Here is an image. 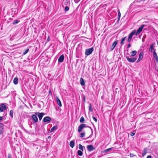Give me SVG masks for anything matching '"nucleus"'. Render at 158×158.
I'll use <instances>...</instances> for the list:
<instances>
[{
    "instance_id": "1",
    "label": "nucleus",
    "mask_w": 158,
    "mask_h": 158,
    "mask_svg": "<svg viewBox=\"0 0 158 158\" xmlns=\"http://www.w3.org/2000/svg\"><path fill=\"white\" fill-rule=\"evenodd\" d=\"M136 32L135 30H134L132 31L129 35L127 39V42H130L131 40V39L133 36V35L135 34Z\"/></svg>"
},
{
    "instance_id": "2",
    "label": "nucleus",
    "mask_w": 158,
    "mask_h": 158,
    "mask_svg": "<svg viewBox=\"0 0 158 158\" xmlns=\"http://www.w3.org/2000/svg\"><path fill=\"white\" fill-rule=\"evenodd\" d=\"M94 51V49L93 48L87 49L85 50V54L86 55L88 56L91 54Z\"/></svg>"
},
{
    "instance_id": "3",
    "label": "nucleus",
    "mask_w": 158,
    "mask_h": 158,
    "mask_svg": "<svg viewBox=\"0 0 158 158\" xmlns=\"http://www.w3.org/2000/svg\"><path fill=\"white\" fill-rule=\"evenodd\" d=\"M126 58L128 62L131 63H133L135 62L137 59V57H136L130 58L127 56H126Z\"/></svg>"
},
{
    "instance_id": "4",
    "label": "nucleus",
    "mask_w": 158,
    "mask_h": 158,
    "mask_svg": "<svg viewBox=\"0 0 158 158\" xmlns=\"http://www.w3.org/2000/svg\"><path fill=\"white\" fill-rule=\"evenodd\" d=\"M86 125L85 124H81L78 128V131L79 133L81 132L83 129L86 127Z\"/></svg>"
},
{
    "instance_id": "5",
    "label": "nucleus",
    "mask_w": 158,
    "mask_h": 158,
    "mask_svg": "<svg viewBox=\"0 0 158 158\" xmlns=\"http://www.w3.org/2000/svg\"><path fill=\"white\" fill-rule=\"evenodd\" d=\"M145 26V25H142L138 28L136 31V32H135V35L136 36H137L139 35V33L142 31L143 28Z\"/></svg>"
},
{
    "instance_id": "6",
    "label": "nucleus",
    "mask_w": 158,
    "mask_h": 158,
    "mask_svg": "<svg viewBox=\"0 0 158 158\" xmlns=\"http://www.w3.org/2000/svg\"><path fill=\"white\" fill-rule=\"evenodd\" d=\"M4 110H6V106L3 103L0 104V112H3Z\"/></svg>"
},
{
    "instance_id": "7",
    "label": "nucleus",
    "mask_w": 158,
    "mask_h": 158,
    "mask_svg": "<svg viewBox=\"0 0 158 158\" xmlns=\"http://www.w3.org/2000/svg\"><path fill=\"white\" fill-rule=\"evenodd\" d=\"M35 114L38 117L39 120H41L43 116L44 115V113L35 112Z\"/></svg>"
},
{
    "instance_id": "8",
    "label": "nucleus",
    "mask_w": 158,
    "mask_h": 158,
    "mask_svg": "<svg viewBox=\"0 0 158 158\" xmlns=\"http://www.w3.org/2000/svg\"><path fill=\"white\" fill-rule=\"evenodd\" d=\"M51 120V118L49 116H46L43 119V121L45 123H49Z\"/></svg>"
},
{
    "instance_id": "9",
    "label": "nucleus",
    "mask_w": 158,
    "mask_h": 158,
    "mask_svg": "<svg viewBox=\"0 0 158 158\" xmlns=\"http://www.w3.org/2000/svg\"><path fill=\"white\" fill-rule=\"evenodd\" d=\"M118 41L117 40L114 41L112 45L110 46V49L111 51H112L114 49V48H115V47L116 45L118 43Z\"/></svg>"
},
{
    "instance_id": "10",
    "label": "nucleus",
    "mask_w": 158,
    "mask_h": 158,
    "mask_svg": "<svg viewBox=\"0 0 158 158\" xmlns=\"http://www.w3.org/2000/svg\"><path fill=\"white\" fill-rule=\"evenodd\" d=\"M143 52H141L139 54V58L137 61V62H139L143 58Z\"/></svg>"
},
{
    "instance_id": "11",
    "label": "nucleus",
    "mask_w": 158,
    "mask_h": 158,
    "mask_svg": "<svg viewBox=\"0 0 158 158\" xmlns=\"http://www.w3.org/2000/svg\"><path fill=\"white\" fill-rule=\"evenodd\" d=\"M87 147L88 151H91L94 149V147L91 145H88Z\"/></svg>"
},
{
    "instance_id": "12",
    "label": "nucleus",
    "mask_w": 158,
    "mask_h": 158,
    "mask_svg": "<svg viewBox=\"0 0 158 158\" xmlns=\"http://www.w3.org/2000/svg\"><path fill=\"white\" fill-rule=\"evenodd\" d=\"M36 116L37 115L36 114H34L32 116V119L35 122H37L38 121V118Z\"/></svg>"
},
{
    "instance_id": "13",
    "label": "nucleus",
    "mask_w": 158,
    "mask_h": 158,
    "mask_svg": "<svg viewBox=\"0 0 158 158\" xmlns=\"http://www.w3.org/2000/svg\"><path fill=\"white\" fill-rule=\"evenodd\" d=\"M64 59V56L63 55H62L59 57L58 59V61L60 62H62L63 61Z\"/></svg>"
},
{
    "instance_id": "14",
    "label": "nucleus",
    "mask_w": 158,
    "mask_h": 158,
    "mask_svg": "<svg viewBox=\"0 0 158 158\" xmlns=\"http://www.w3.org/2000/svg\"><path fill=\"white\" fill-rule=\"evenodd\" d=\"M127 39V37H124L122 38L121 39V42L120 44L121 45H123L124 44V41L125 40Z\"/></svg>"
},
{
    "instance_id": "15",
    "label": "nucleus",
    "mask_w": 158,
    "mask_h": 158,
    "mask_svg": "<svg viewBox=\"0 0 158 158\" xmlns=\"http://www.w3.org/2000/svg\"><path fill=\"white\" fill-rule=\"evenodd\" d=\"M80 83L82 86H84L85 85V84L84 80L82 77H81L80 78Z\"/></svg>"
},
{
    "instance_id": "16",
    "label": "nucleus",
    "mask_w": 158,
    "mask_h": 158,
    "mask_svg": "<svg viewBox=\"0 0 158 158\" xmlns=\"http://www.w3.org/2000/svg\"><path fill=\"white\" fill-rule=\"evenodd\" d=\"M56 102H57V103L58 105L59 106H62V104L61 103V102L60 100V99H59V98L58 97H56Z\"/></svg>"
},
{
    "instance_id": "17",
    "label": "nucleus",
    "mask_w": 158,
    "mask_h": 158,
    "mask_svg": "<svg viewBox=\"0 0 158 158\" xmlns=\"http://www.w3.org/2000/svg\"><path fill=\"white\" fill-rule=\"evenodd\" d=\"M137 52L136 51H133L131 52V57H133L136 55Z\"/></svg>"
},
{
    "instance_id": "18",
    "label": "nucleus",
    "mask_w": 158,
    "mask_h": 158,
    "mask_svg": "<svg viewBox=\"0 0 158 158\" xmlns=\"http://www.w3.org/2000/svg\"><path fill=\"white\" fill-rule=\"evenodd\" d=\"M155 44V43H153L150 46L149 49V51L152 52L153 48L154 45Z\"/></svg>"
},
{
    "instance_id": "19",
    "label": "nucleus",
    "mask_w": 158,
    "mask_h": 158,
    "mask_svg": "<svg viewBox=\"0 0 158 158\" xmlns=\"http://www.w3.org/2000/svg\"><path fill=\"white\" fill-rule=\"evenodd\" d=\"M57 129V126H55L53 127L50 130V132H52L56 130Z\"/></svg>"
},
{
    "instance_id": "20",
    "label": "nucleus",
    "mask_w": 158,
    "mask_h": 158,
    "mask_svg": "<svg viewBox=\"0 0 158 158\" xmlns=\"http://www.w3.org/2000/svg\"><path fill=\"white\" fill-rule=\"evenodd\" d=\"M18 79L17 77H15L14 78L13 81V82L15 85H16L18 83Z\"/></svg>"
},
{
    "instance_id": "21",
    "label": "nucleus",
    "mask_w": 158,
    "mask_h": 158,
    "mask_svg": "<svg viewBox=\"0 0 158 158\" xmlns=\"http://www.w3.org/2000/svg\"><path fill=\"white\" fill-rule=\"evenodd\" d=\"M147 153V149L146 148H145L144 149L143 151V152L142 153V156H144L145 154H146Z\"/></svg>"
},
{
    "instance_id": "22",
    "label": "nucleus",
    "mask_w": 158,
    "mask_h": 158,
    "mask_svg": "<svg viewBox=\"0 0 158 158\" xmlns=\"http://www.w3.org/2000/svg\"><path fill=\"white\" fill-rule=\"evenodd\" d=\"M70 146L72 148H73L74 146V145H75V143H74V142L73 141H71L70 142Z\"/></svg>"
},
{
    "instance_id": "23",
    "label": "nucleus",
    "mask_w": 158,
    "mask_h": 158,
    "mask_svg": "<svg viewBox=\"0 0 158 158\" xmlns=\"http://www.w3.org/2000/svg\"><path fill=\"white\" fill-rule=\"evenodd\" d=\"M77 154L80 156H82L83 155V153L81 150H79L77 152Z\"/></svg>"
},
{
    "instance_id": "24",
    "label": "nucleus",
    "mask_w": 158,
    "mask_h": 158,
    "mask_svg": "<svg viewBox=\"0 0 158 158\" xmlns=\"http://www.w3.org/2000/svg\"><path fill=\"white\" fill-rule=\"evenodd\" d=\"M84 148V147L83 146L81 145V144H79V148L81 149V150L82 151H83V148Z\"/></svg>"
},
{
    "instance_id": "25",
    "label": "nucleus",
    "mask_w": 158,
    "mask_h": 158,
    "mask_svg": "<svg viewBox=\"0 0 158 158\" xmlns=\"http://www.w3.org/2000/svg\"><path fill=\"white\" fill-rule=\"evenodd\" d=\"M80 121L81 123H84L85 121V119L83 117H81L80 119Z\"/></svg>"
},
{
    "instance_id": "26",
    "label": "nucleus",
    "mask_w": 158,
    "mask_h": 158,
    "mask_svg": "<svg viewBox=\"0 0 158 158\" xmlns=\"http://www.w3.org/2000/svg\"><path fill=\"white\" fill-rule=\"evenodd\" d=\"M10 117H11V118H12L13 116V110H11L10 111Z\"/></svg>"
},
{
    "instance_id": "27",
    "label": "nucleus",
    "mask_w": 158,
    "mask_h": 158,
    "mask_svg": "<svg viewBox=\"0 0 158 158\" xmlns=\"http://www.w3.org/2000/svg\"><path fill=\"white\" fill-rule=\"evenodd\" d=\"M89 110L91 112H92L93 111V110L91 104H90L89 105Z\"/></svg>"
},
{
    "instance_id": "28",
    "label": "nucleus",
    "mask_w": 158,
    "mask_h": 158,
    "mask_svg": "<svg viewBox=\"0 0 158 158\" xmlns=\"http://www.w3.org/2000/svg\"><path fill=\"white\" fill-rule=\"evenodd\" d=\"M29 51V49L28 48L25 51L23 52V55H25Z\"/></svg>"
},
{
    "instance_id": "29",
    "label": "nucleus",
    "mask_w": 158,
    "mask_h": 158,
    "mask_svg": "<svg viewBox=\"0 0 158 158\" xmlns=\"http://www.w3.org/2000/svg\"><path fill=\"white\" fill-rule=\"evenodd\" d=\"M80 137L81 138L84 137L85 135V133L84 132L81 133L80 135Z\"/></svg>"
},
{
    "instance_id": "30",
    "label": "nucleus",
    "mask_w": 158,
    "mask_h": 158,
    "mask_svg": "<svg viewBox=\"0 0 158 158\" xmlns=\"http://www.w3.org/2000/svg\"><path fill=\"white\" fill-rule=\"evenodd\" d=\"M112 149H114V148L113 147V148H108V149L106 150H105L104 152H107L110 151Z\"/></svg>"
},
{
    "instance_id": "31",
    "label": "nucleus",
    "mask_w": 158,
    "mask_h": 158,
    "mask_svg": "<svg viewBox=\"0 0 158 158\" xmlns=\"http://www.w3.org/2000/svg\"><path fill=\"white\" fill-rule=\"evenodd\" d=\"M153 56L155 58L156 62L158 63V57L157 55L154 56Z\"/></svg>"
},
{
    "instance_id": "32",
    "label": "nucleus",
    "mask_w": 158,
    "mask_h": 158,
    "mask_svg": "<svg viewBox=\"0 0 158 158\" xmlns=\"http://www.w3.org/2000/svg\"><path fill=\"white\" fill-rule=\"evenodd\" d=\"M19 22L18 20H15L13 23V24H15L17 23H18Z\"/></svg>"
},
{
    "instance_id": "33",
    "label": "nucleus",
    "mask_w": 158,
    "mask_h": 158,
    "mask_svg": "<svg viewBox=\"0 0 158 158\" xmlns=\"http://www.w3.org/2000/svg\"><path fill=\"white\" fill-rule=\"evenodd\" d=\"M69 8L67 6H66L65 7L64 10H65V11H66L69 10Z\"/></svg>"
},
{
    "instance_id": "34",
    "label": "nucleus",
    "mask_w": 158,
    "mask_h": 158,
    "mask_svg": "<svg viewBox=\"0 0 158 158\" xmlns=\"http://www.w3.org/2000/svg\"><path fill=\"white\" fill-rule=\"evenodd\" d=\"M120 16H121V13H120L119 12L118 13V19H119L120 18Z\"/></svg>"
},
{
    "instance_id": "35",
    "label": "nucleus",
    "mask_w": 158,
    "mask_h": 158,
    "mask_svg": "<svg viewBox=\"0 0 158 158\" xmlns=\"http://www.w3.org/2000/svg\"><path fill=\"white\" fill-rule=\"evenodd\" d=\"M3 124L2 123H0V127L2 129H3Z\"/></svg>"
},
{
    "instance_id": "36",
    "label": "nucleus",
    "mask_w": 158,
    "mask_h": 158,
    "mask_svg": "<svg viewBox=\"0 0 158 158\" xmlns=\"http://www.w3.org/2000/svg\"><path fill=\"white\" fill-rule=\"evenodd\" d=\"M153 56H155V55H157L155 50H154V51H153Z\"/></svg>"
},
{
    "instance_id": "37",
    "label": "nucleus",
    "mask_w": 158,
    "mask_h": 158,
    "mask_svg": "<svg viewBox=\"0 0 158 158\" xmlns=\"http://www.w3.org/2000/svg\"><path fill=\"white\" fill-rule=\"evenodd\" d=\"M92 118H93V119L96 122H97V120L96 118L92 116Z\"/></svg>"
},
{
    "instance_id": "38",
    "label": "nucleus",
    "mask_w": 158,
    "mask_h": 158,
    "mask_svg": "<svg viewBox=\"0 0 158 158\" xmlns=\"http://www.w3.org/2000/svg\"><path fill=\"white\" fill-rule=\"evenodd\" d=\"M8 158H12L11 155L10 154H8Z\"/></svg>"
},
{
    "instance_id": "39",
    "label": "nucleus",
    "mask_w": 158,
    "mask_h": 158,
    "mask_svg": "<svg viewBox=\"0 0 158 158\" xmlns=\"http://www.w3.org/2000/svg\"><path fill=\"white\" fill-rule=\"evenodd\" d=\"M135 135V133L133 132H131L130 134V135L131 136H133Z\"/></svg>"
},
{
    "instance_id": "40",
    "label": "nucleus",
    "mask_w": 158,
    "mask_h": 158,
    "mask_svg": "<svg viewBox=\"0 0 158 158\" xmlns=\"http://www.w3.org/2000/svg\"><path fill=\"white\" fill-rule=\"evenodd\" d=\"M131 47V44H129L127 45V48H129Z\"/></svg>"
},
{
    "instance_id": "41",
    "label": "nucleus",
    "mask_w": 158,
    "mask_h": 158,
    "mask_svg": "<svg viewBox=\"0 0 158 158\" xmlns=\"http://www.w3.org/2000/svg\"><path fill=\"white\" fill-rule=\"evenodd\" d=\"M3 132V131L2 130H0V134H2Z\"/></svg>"
},
{
    "instance_id": "42",
    "label": "nucleus",
    "mask_w": 158,
    "mask_h": 158,
    "mask_svg": "<svg viewBox=\"0 0 158 158\" xmlns=\"http://www.w3.org/2000/svg\"><path fill=\"white\" fill-rule=\"evenodd\" d=\"M147 158H152V156H151L149 155L147 157Z\"/></svg>"
},
{
    "instance_id": "43",
    "label": "nucleus",
    "mask_w": 158,
    "mask_h": 158,
    "mask_svg": "<svg viewBox=\"0 0 158 158\" xmlns=\"http://www.w3.org/2000/svg\"><path fill=\"white\" fill-rule=\"evenodd\" d=\"M3 119L2 117L0 116V121L2 120Z\"/></svg>"
},
{
    "instance_id": "44",
    "label": "nucleus",
    "mask_w": 158,
    "mask_h": 158,
    "mask_svg": "<svg viewBox=\"0 0 158 158\" xmlns=\"http://www.w3.org/2000/svg\"><path fill=\"white\" fill-rule=\"evenodd\" d=\"M84 101H85V97L84 96Z\"/></svg>"
},
{
    "instance_id": "45",
    "label": "nucleus",
    "mask_w": 158,
    "mask_h": 158,
    "mask_svg": "<svg viewBox=\"0 0 158 158\" xmlns=\"http://www.w3.org/2000/svg\"><path fill=\"white\" fill-rule=\"evenodd\" d=\"M142 0L143 1H144L145 0Z\"/></svg>"
},
{
    "instance_id": "46",
    "label": "nucleus",
    "mask_w": 158,
    "mask_h": 158,
    "mask_svg": "<svg viewBox=\"0 0 158 158\" xmlns=\"http://www.w3.org/2000/svg\"><path fill=\"white\" fill-rule=\"evenodd\" d=\"M158 72V70H157Z\"/></svg>"
}]
</instances>
